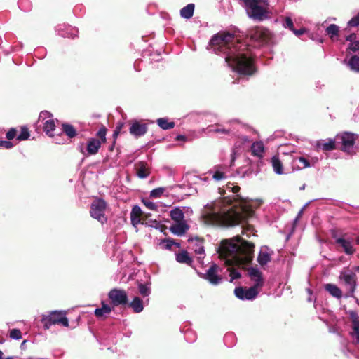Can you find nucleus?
I'll return each instance as SVG.
<instances>
[{"label": "nucleus", "mask_w": 359, "mask_h": 359, "mask_svg": "<svg viewBox=\"0 0 359 359\" xmlns=\"http://www.w3.org/2000/svg\"><path fill=\"white\" fill-rule=\"evenodd\" d=\"M13 144L10 141L1 140L0 141V148L11 149L13 147Z\"/></svg>", "instance_id": "603ef678"}, {"label": "nucleus", "mask_w": 359, "mask_h": 359, "mask_svg": "<svg viewBox=\"0 0 359 359\" xmlns=\"http://www.w3.org/2000/svg\"><path fill=\"white\" fill-rule=\"evenodd\" d=\"M348 48L353 52L359 50V41H355L351 43Z\"/></svg>", "instance_id": "3c124183"}, {"label": "nucleus", "mask_w": 359, "mask_h": 359, "mask_svg": "<svg viewBox=\"0 0 359 359\" xmlns=\"http://www.w3.org/2000/svg\"><path fill=\"white\" fill-rule=\"evenodd\" d=\"M219 253V256L224 259L226 265L229 266L228 270L232 281L239 278L241 273L231 268L234 266L244 268L251 262L253 258L254 245L237 236L222 241Z\"/></svg>", "instance_id": "7ed1b4c3"}, {"label": "nucleus", "mask_w": 359, "mask_h": 359, "mask_svg": "<svg viewBox=\"0 0 359 359\" xmlns=\"http://www.w3.org/2000/svg\"><path fill=\"white\" fill-rule=\"evenodd\" d=\"M324 289L333 297L340 299L343 297L342 290L335 284L327 283Z\"/></svg>", "instance_id": "aec40b11"}, {"label": "nucleus", "mask_w": 359, "mask_h": 359, "mask_svg": "<svg viewBox=\"0 0 359 359\" xmlns=\"http://www.w3.org/2000/svg\"><path fill=\"white\" fill-rule=\"evenodd\" d=\"M16 135V130L14 128L10 129L6 133V138L8 140L13 139Z\"/></svg>", "instance_id": "864d4df0"}, {"label": "nucleus", "mask_w": 359, "mask_h": 359, "mask_svg": "<svg viewBox=\"0 0 359 359\" xmlns=\"http://www.w3.org/2000/svg\"><path fill=\"white\" fill-rule=\"evenodd\" d=\"M129 306L133 309L135 313H140L143 310L142 302L139 297H135L129 304Z\"/></svg>", "instance_id": "c85d7f7f"}, {"label": "nucleus", "mask_w": 359, "mask_h": 359, "mask_svg": "<svg viewBox=\"0 0 359 359\" xmlns=\"http://www.w3.org/2000/svg\"><path fill=\"white\" fill-rule=\"evenodd\" d=\"M142 213V210L139 206L135 205L133 208L130 212V219L133 226L136 227L140 224H144L141 219Z\"/></svg>", "instance_id": "6ab92c4d"}, {"label": "nucleus", "mask_w": 359, "mask_h": 359, "mask_svg": "<svg viewBox=\"0 0 359 359\" xmlns=\"http://www.w3.org/2000/svg\"><path fill=\"white\" fill-rule=\"evenodd\" d=\"M56 316H43L41 321L43 323L45 329H49L55 323Z\"/></svg>", "instance_id": "72a5a7b5"}, {"label": "nucleus", "mask_w": 359, "mask_h": 359, "mask_svg": "<svg viewBox=\"0 0 359 359\" xmlns=\"http://www.w3.org/2000/svg\"><path fill=\"white\" fill-rule=\"evenodd\" d=\"M97 135L104 142L106 141V129L102 127L97 133Z\"/></svg>", "instance_id": "de8ad7c7"}, {"label": "nucleus", "mask_w": 359, "mask_h": 359, "mask_svg": "<svg viewBox=\"0 0 359 359\" xmlns=\"http://www.w3.org/2000/svg\"><path fill=\"white\" fill-rule=\"evenodd\" d=\"M185 138H186L185 136L180 135L177 136L176 140H184Z\"/></svg>", "instance_id": "338daca9"}, {"label": "nucleus", "mask_w": 359, "mask_h": 359, "mask_svg": "<svg viewBox=\"0 0 359 359\" xmlns=\"http://www.w3.org/2000/svg\"><path fill=\"white\" fill-rule=\"evenodd\" d=\"M129 130L131 135L135 137H140L147 133V126L146 124L141 123L140 122L134 120L131 121V126Z\"/></svg>", "instance_id": "dca6fc26"}, {"label": "nucleus", "mask_w": 359, "mask_h": 359, "mask_svg": "<svg viewBox=\"0 0 359 359\" xmlns=\"http://www.w3.org/2000/svg\"><path fill=\"white\" fill-rule=\"evenodd\" d=\"M283 26L286 28L290 29L291 31L294 30V28L293 22L290 17L285 18L284 22H283Z\"/></svg>", "instance_id": "49530a36"}, {"label": "nucleus", "mask_w": 359, "mask_h": 359, "mask_svg": "<svg viewBox=\"0 0 359 359\" xmlns=\"http://www.w3.org/2000/svg\"><path fill=\"white\" fill-rule=\"evenodd\" d=\"M123 126V123H119L118 124V126L116 127V129L114 131V135H117L120 133V130H121V129L122 128Z\"/></svg>", "instance_id": "13d9d810"}, {"label": "nucleus", "mask_w": 359, "mask_h": 359, "mask_svg": "<svg viewBox=\"0 0 359 359\" xmlns=\"http://www.w3.org/2000/svg\"><path fill=\"white\" fill-rule=\"evenodd\" d=\"M176 260L179 263L186 264L188 265H191L192 263V259L185 250H182L179 253L176 254Z\"/></svg>", "instance_id": "bb28decb"}, {"label": "nucleus", "mask_w": 359, "mask_h": 359, "mask_svg": "<svg viewBox=\"0 0 359 359\" xmlns=\"http://www.w3.org/2000/svg\"><path fill=\"white\" fill-rule=\"evenodd\" d=\"M74 32V34H72L71 35H69V34H67L66 36H68V37H72V38H74V36H76V32L77 31L76 30H73ZM62 36H65V34H62Z\"/></svg>", "instance_id": "69168bd1"}, {"label": "nucleus", "mask_w": 359, "mask_h": 359, "mask_svg": "<svg viewBox=\"0 0 359 359\" xmlns=\"http://www.w3.org/2000/svg\"><path fill=\"white\" fill-rule=\"evenodd\" d=\"M306 29L305 28H302L300 29H295L294 28V30H292V32L297 36L304 34L306 32Z\"/></svg>", "instance_id": "5fc2aeb1"}, {"label": "nucleus", "mask_w": 359, "mask_h": 359, "mask_svg": "<svg viewBox=\"0 0 359 359\" xmlns=\"http://www.w3.org/2000/svg\"><path fill=\"white\" fill-rule=\"evenodd\" d=\"M311 163V166H313L316 163H318V158L315 157V158H311V160H309Z\"/></svg>", "instance_id": "bf43d9fd"}, {"label": "nucleus", "mask_w": 359, "mask_h": 359, "mask_svg": "<svg viewBox=\"0 0 359 359\" xmlns=\"http://www.w3.org/2000/svg\"><path fill=\"white\" fill-rule=\"evenodd\" d=\"M106 208L107 203L104 200L100 198L94 200L90 205V216L102 224L105 223L107 222Z\"/></svg>", "instance_id": "6e6552de"}, {"label": "nucleus", "mask_w": 359, "mask_h": 359, "mask_svg": "<svg viewBox=\"0 0 359 359\" xmlns=\"http://www.w3.org/2000/svg\"><path fill=\"white\" fill-rule=\"evenodd\" d=\"M49 314L55 315V314H66V313H65V311H57V310H55V311H53L50 312Z\"/></svg>", "instance_id": "052dcab7"}, {"label": "nucleus", "mask_w": 359, "mask_h": 359, "mask_svg": "<svg viewBox=\"0 0 359 359\" xmlns=\"http://www.w3.org/2000/svg\"><path fill=\"white\" fill-rule=\"evenodd\" d=\"M39 121L43 125V130L50 137H53L55 128V121L53 118V116L48 111H41L39 116Z\"/></svg>", "instance_id": "1a4fd4ad"}, {"label": "nucleus", "mask_w": 359, "mask_h": 359, "mask_svg": "<svg viewBox=\"0 0 359 359\" xmlns=\"http://www.w3.org/2000/svg\"><path fill=\"white\" fill-rule=\"evenodd\" d=\"M142 201L148 209L151 210H156L157 205L155 203L151 202L149 199H145V198L142 199Z\"/></svg>", "instance_id": "c03bdc74"}, {"label": "nucleus", "mask_w": 359, "mask_h": 359, "mask_svg": "<svg viewBox=\"0 0 359 359\" xmlns=\"http://www.w3.org/2000/svg\"><path fill=\"white\" fill-rule=\"evenodd\" d=\"M317 147L324 151L334 150L335 149V140L333 139L320 140L317 143Z\"/></svg>", "instance_id": "b1692460"}, {"label": "nucleus", "mask_w": 359, "mask_h": 359, "mask_svg": "<svg viewBox=\"0 0 359 359\" xmlns=\"http://www.w3.org/2000/svg\"><path fill=\"white\" fill-rule=\"evenodd\" d=\"M329 332H330L334 333V332H336V330H335V329H334V328H330V329H329Z\"/></svg>", "instance_id": "774afa93"}, {"label": "nucleus", "mask_w": 359, "mask_h": 359, "mask_svg": "<svg viewBox=\"0 0 359 359\" xmlns=\"http://www.w3.org/2000/svg\"><path fill=\"white\" fill-rule=\"evenodd\" d=\"M209 49L217 55H224L227 65L241 74L251 75L255 71L247 46L231 34L219 32L215 34L210 41Z\"/></svg>", "instance_id": "f03ea898"}, {"label": "nucleus", "mask_w": 359, "mask_h": 359, "mask_svg": "<svg viewBox=\"0 0 359 359\" xmlns=\"http://www.w3.org/2000/svg\"><path fill=\"white\" fill-rule=\"evenodd\" d=\"M240 190V187L238 185H235L233 183H228L226 185L225 191L232 192L233 194H236Z\"/></svg>", "instance_id": "37998d69"}, {"label": "nucleus", "mask_w": 359, "mask_h": 359, "mask_svg": "<svg viewBox=\"0 0 359 359\" xmlns=\"http://www.w3.org/2000/svg\"><path fill=\"white\" fill-rule=\"evenodd\" d=\"M339 27L334 24H332L328 26L326 29L327 34L331 39H334V36H337L339 34Z\"/></svg>", "instance_id": "f704fd0d"}, {"label": "nucleus", "mask_w": 359, "mask_h": 359, "mask_svg": "<svg viewBox=\"0 0 359 359\" xmlns=\"http://www.w3.org/2000/svg\"><path fill=\"white\" fill-rule=\"evenodd\" d=\"M55 323L61 324L64 327L69 326L68 319L67 318L66 316H56Z\"/></svg>", "instance_id": "a19ab883"}, {"label": "nucleus", "mask_w": 359, "mask_h": 359, "mask_svg": "<svg viewBox=\"0 0 359 359\" xmlns=\"http://www.w3.org/2000/svg\"><path fill=\"white\" fill-rule=\"evenodd\" d=\"M111 312V307L109 305L103 304L102 308H97L94 311V314H104Z\"/></svg>", "instance_id": "ea45409f"}, {"label": "nucleus", "mask_w": 359, "mask_h": 359, "mask_svg": "<svg viewBox=\"0 0 359 359\" xmlns=\"http://www.w3.org/2000/svg\"><path fill=\"white\" fill-rule=\"evenodd\" d=\"M259 293V290L256 287H236L234 290L235 295L241 300H252L255 299Z\"/></svg>", "instance_id": "9d476101"}, {"label": "nucleus", "mask_w": 359, "mask_h": 359, "mask_svg": "<svg viewBox=\"0 0 359 359\" xmlns=\"http://www.w3.org/2000/svg\"><path fill=\"white\" fill-rule=\"evenodd\" d=\"M62 129L66 135L70 138L74 137L76 135V130L72 125L62 124Z\"/></svg>", "instance_id": "c9c22d12"}, {"label": "nucleus", "mask_w": 359, "mask_h": 359, "mask_svg": "<svg viewBox=\"0 0 359 359\" xmlns=\"http://www.w3.org/2000/svg\"><path fill=\"white\" fill-rule=\"evenodd\" d=\"M248 275L252 282L254 283L252 287H256L258 290L259 287H262L264 284V279L262 272L256 268H250L248 269Z\"/></svg>", "instance_id": "2eb2a0df"}, {"label": "nucleus", "mask_w": 359, "mask_h": 359, "mask_svg": "<svg viewBox=\"0 0 359 359\" xmlns=\"http://www.w3.org/2000/svg\"><path fill=\"white\" fill-rule=\"evenodd\" d=\"M136 173L138 177L141 179H144L147 177L150 174L149 167L145 163L140 162L137 165Z\"/></svg>", "instance_id": "5701e85b"}, {"label": "nucleus", "mask_w": 359, "mask_h": 359, "mask_svg": "<svg viewBox=\"0 0 359 359\" xmlns=\"http://www.w3.org/2000/svg\"><path fill=\"white\" fill-rule=\"evenodd\" d=\"M339 280L345 287L346 296H353L357 285L356 273L349 269H344L339 273Z\"/></svg>", "instance_id": "423d86ee"}, {"label": "nucleus", "mask_w": 359, "mask_h": 359, "mask_svg": "<svg viewBox=\"0 0 359 359\" xmlns=\"http://www.w3.org/2000/svg\"><path fill=\"white\" fill-rule=\"evenodd\" d=\"M248 36L252 41L255 44V46L259 47L270 43L271 34L270 31L264 27H255L249 31Z\"/></svg>", "instance_id": "0eeeda50"}, {"label": "nucleus", "mask_w": 359, "mask_h": 359, "mask_svg": "<svg viewBox=\"0 0 359 359\" xmlns=\"http://www.w3.org/2000/svg\"><path fill=\"white\" fill-rule=\"evenodd\" d=\"M156 122L159 127H161L163 130L171 129L173 128L175 126L174 122H169L168 119L163 118L157 119Z\"/></svg>", "instance_id": "473e14b6"}, {"label": "nucleus", "mask_w": 359, "mask_h": 359, "mask_svg": "<svg viewBox=\"0 0 359 359\" xmlns=\"http://www.w3.org/2000/svg\"><path fill=\"white\" fill-rule=\"evenodd\" d=\"M257 260L261 265L267 264L271 260V255L266 250H261Z\"/></svg>", "instance_id": "2f4dec72"}, {"label": "nucleus", "mask_w": 359, "mask_h": 359, "mask_svg": "<svg viewBox=\"0 0 359 359\" xmlns=\"http://www.w3.org/2000/svg\"><path fill=\"white\" fill-rule=\"evenodd\" d=\"M294 168L302 170L311 167L310 161L303 156L295 158L292 161Z\"/></svg>", "instance_id": "412c9836"}, {"label": "nucleus", "mask_w": 359, "mask_h": 359, "mask_svg": "<svg viewBox=\"0 0 359 359\" xmlns=\"http://www.w3.org/2000/svg\"><path fill=\"white\" fill-rule=\"evenodd\" d=\"M271 163H272L273 170L276 173H277L278 175H281L283 173V165H282V163H281L280 161L279 160L278 157L273 156L271 158Z\"/></svg>", "instance_id": "7c9ffc66"}, {"label": "nucleus", "mask_w": 359, "mask_h": 359, "mask_svg": "<svg viewBox=\"0 0 359 359\" xmlns=\"http://www.w3.org/2000/svg\"><path fill=\"white\" fill-rule=\"evenodd\" d=\"M227 168L223 165H216L210 170V173H212V178L215 181H220L227 177L226 175Z\"/></svg>", "instance_id": "a211bd4d"}, {"label": "nucleus", "mask_w": 359, "mask_h": 359, "mask_svg": "<svg viewBox=\"0 0 359 359\" xmlns=\"http://www.w3.org/2000/svg\"><path fill=\"white\" fill-rule=\"evenodd\" d=\"M186 340L190 343L194 342L196 340L194 334L191 331H187L184 334Z\"/></svg>", "instance_id": "09e8293b"}, {"label": "nucleus", "mask_w": 359, "mask_h": 359, "mask_svg": "<svg viewBox=\"0 0 359 359\" xmlns=\"http://www.w3.org/2000/svg\"><path fill=\"white\" fill-rule=\"evenodd\" d=\"M210 131H215L216 133H226L228 131L224 128H218L217 127L216 128H214V129H210L209 130Z\"/></svg>", "instance_id": "6e6d98bb"}, {"label": "nucleus", "mask_w": 359, "mask_h": 359, "mask_svg": "<svg viewBox=\"0 0 359 359\" xmlns=\"http://www.w3.org/2000/svg\"><path fill=\"white\" fill-rule=\"evenodd\" d=\"M352 317V329L351 334L355 339V343L359 344V320L358 316H351Z\"/></svg>", "instance_id": "393cba45"}, {"label": "nucleus", "mask_w": 359, "mask_h": 359, "mask_svg": "<svg viewBox=\"0 0 359 359\" xmlns=\"http://www.w3.org/2000/svg\"><path fill=\"white\" fill-rule=\"evenodd\" d=\"M101 142L97 139H90L87 144V151L88 154L94 155L97 154L100 148Z\"/></svg>", "instance_id": "4be33fe9"}, {"label": "nucleus", "mask_w": 359, "mask_h": 359, "mask_svg": "<svg viewBox=\"0 0 359 359\" xmlns=\"http://www.w3.org/2000/svg\"><path fill=\"white\" fill-rule=\"evenodd\" d=\"M29 137V133L27 128H22L20 133L18 135L17 139L18 140H25Z\"/></svg>", "instance_id": "79ce46f5"}, {"label": "nucleus", "mask_w": 359, "mask_h": 359, "mask_svg": "<svg viewBox=\"0 0 359 359\" xmlns=\"http://www.w3.org/2000/svg\"><path fill=\"white\" fill-rule=\"evenodd\" d=\"M9 337L12 339L20 340L22 339V333L19 329H11L9 331Z\"/></svg>", "instance_id": "4c0bfd02"}, {"label": "nucleus", "mask_w": 359, "mask_h": 359, "mask_svg": "<svg viewBox=\"0 0 359 359\" xmlns=\"http://www.w3.org/2000/svg\"><path fill=\"white\" fill-rule=\"evenodd\" d=\"M236 159V152L233 151L231 154V165H233V161H235Z\"/></svg>", "instance_id": "0e129e2a"}, {"label": "nucleus", "mask_w": 359, "mask_h": 359, "mask_svg": "<svg viewBox=\"0 0 359 359\" xmlns=\"http://www.w3.org/2000/svg\"><path fill=\"white\" fill-rule=\"evenodd\" d=\"M189 244L196 255L198 259L201 260L204 257L205 250L203 247V240L196 238H191L189 240Z\"/></svg>", "instance_id": "4468645a"}, {"label": "nucleus", "mask_w": 359, "mask_h": 359, "mask_svg": "<svg viewBox=\"0 0 359 359\" xmlns=\"http://www.w3.org/2000/svg\"><path fill=\"white\" fill-rule=\"evenodd\" d=\"M108 295L111 303L115 306L125 305L128 303V295L123 290L113 289Z\"/></svg>", "instance_id": "9b49d317"}, {"label": "nucleus", "mask_w": 359, "mask_h": 359, "mask_svg": "<svg viewBox=\"0 0 359 359\" xmlns=\"http://www.w3.org/2000/svg\"><path fill=\"white\" fill-rule=\"evenodd\" d=\"M356 36L354 34H350L346 37V41H350L351 43L355 41Z\"/></svg>", "instance_id": "4d7b16f0"}, {"label": "nucleus", "mask_w": 359, "mask_h": 359, "mask_svg": "<svg viewBox=\"0 0 359 359\" xmlns=\"http://www.w3.org/2000/svg\"><path fill=\"white\" fill-rule=\"evenodd\" d=\"M233 337H234V336H233V334H231V333L226 334V335H225V337H224V341H225V342L226 343V342H227L228 339H229V338H233Z\"/></svg>", "instance_id": "680f3d73"}, {"label": "nucleus", "mask_w": 359, "mask_h": 359, "mask_svg": "<svg viewBox=\"0 0 359 359\" xmlns=\"http://www.w3.org/2000/svg\"><path fill=\"white\" fill-rule=\"evenodd\" d=\"M347 65L352 71L359 72V57L352 56L347 62Z\"/></svg>", "instance_id": "c756f323"}, {"label": "nucleus", "mask_w": 359, "mask_h": 359, "mask_svg": "<svg viewBox=\"0 0 359 359\" xmlns=\"http://www.w3.org/2000/svg\"><path fill=\"white\" fill-rule=\"evenodd\" d=\"M160 245L163 248L165 249H170L174 245H176L177 247L180 245L178 243H175L173 240L171 239L163 240L160 243Z\"/></svg>", "instance_id": "58836bf2"}, {"label": "nucleus", "mask_w": 359, "mask_h": 359, "mask_svg": "<svg viewBox=\"0 0 359 359\" xmlns=\"http://www.w3.org/2000/svg\"><path fill=\"white\" fill-rule=\"evenodd\" d=\"M194 11V4H189L180 10V15L184 19H189L193 16Z\"/></svg>", "instance_id": "cd10ccee"}, {"label": "nucleus", "mask_w": 359, "mask_h": 359, "mask_svg": "<svg viewBox=\"0 0 359 359\" xmlns=\"http://www.w3.org/2000/svg\"><path fill=\"white\" fill-rule=\"evenodd\" d=\"M219 266L216 264L212 265L207 271L204 278L212 285H218L221 280L222 277L218 275Z\"/></svg>", "instance_id": "ddd939ff"}, {"label": "nucleus", "mask_w": 359, "mask_h": 359, "mask_svg": "<svg viewBox=\"0 0 359 359\" xmlns=\"http://www.w3.org/2000/svg\"><path fill=\"white\" fill-rule=\"evenodd\" d=\"M243 1L249 18L257 21H263L270 18L271 11L268 0H243Z\"/></svg>", "instance_id": "20e7f679"}, {"label": "nucleus", "mask_w": 359, "mask_h": 359, "mask_svg": "<svg viewBox=\"0 0 359 359\" xmlns=\"http://www.w3.org/2000/svg\"><path fill=\"white\" fill-rule=\"evenodd\" d=\"M335 241L343 248L344 252L346 255H351L355 252V249L353 248L351 240L345 239L343 237H339L336 238Z\"/></svg>", "instance_id": "f3484780"}, {"label": "nucleus", "mask_w": 359, "mask_h": 359, "mask_svg": "<svg viewBox=\"0 0 359 359\" xmlns=\"http://www.w3.org/2000/svg\"><path fill=\"white\" fill-rule=\"evenodd\" d=\"M253 213L250 202L237 194L232 198L208 203L203 210L202 219L204 224L210 226H233L244 225ZM243 228L245 229L243 233L248 236L247 232L253 230L250 225L246 227L243 226Z\"/></svg>", "instance_id": "f257e3e1"}, {"label": "nucleus", "mask_w": 359, "mask_h": 359, "mask_svg": "<svg viewBox=\"0 0 359 359\" xmlns=\"http://www.w3.org/2000/svg\"><path fill=\"white\" fill-rule=\"evenodd\" d=\"M348 25L351 27H357L359 25V13L349 20Z\"/></svg>", "instance_id": "8fccbe9b"}, {"label": "nucleus", "mask_w": 359, "mask_h": 359, "mask_svg": "<svg viewBox=\"0 0 359 359\" xmlns=\"http://www.w3.org/2000/svg\"><path fill=\"white\" fill-rule=\"evenodd\" d=\"M304 208L301 209V210L298 213V215L297 217V218L295 219V222H297L302 216V215L303 214V212H304Z\"/></svg>", "instance_id": "e2e57ef3"}, {"label": "nucleus", "mask_w": 359, "mask_h": 359, "mask_svg": "<svg viewBox=\"0 0 359 359\" xmlns=\"http://www.w3.org/2000/svg\"><path fill=\"white\" fill-rule=\"evenodd\" d=\"M139 291L140 292V294L144 296V297H147L149 294V288L145 285H142V284H140L139 285Z\"/></svg>", "instance_id": "a18cd8bd"}, {"label": "nucleus", "mask_w": 359, "mask_h": 359, "mask_svg": "<svg viewBox=\"0 0 359 359\" xmlns=\"http://www.w3.org/2000/svg\"><path fill=\"white\" fill-rule=\"evenodd\" d=\"M252 154L259 158L262 157L264 152V146L262 142H255L251 147Z\"/></svg>", "instance_id": "a878e982"}, {"label": "nucleus", "mask_w": 359, "mask_h": 359, "mask_svg": "<svg viewBox=\"0 0 359 359\" xmlns=\"http://www.w3.org/2000/svg\"><path fill=\"white\" fill-rule=\"evenodd\" d=\"M166 191V188L165 187H158L156 189H153L150 192V196L154 198H158L162 196L165 192Z\"/></svg>", "instance_id": "e433bc0d"}, {"label": "nucleus", "mask_w": 359, "mask_h": 359, "mask_svg": "<svg viewBox=\"0 0 359 359\" xmlns=\"http://www.w3.org/2000/svg\"><path fill=\"white\" fill-rule=\"evenodd\" d=\"M170 216L174 223L170 226V231L178 236H183L189 226L184 219V215L180 208H175L170 212Z\"/></svg>", "instance_id": "39448f33"}, {"label": "nucleus", "mask_w": 359, "mask_h": 359, "mask_svg": "<svg viewBox=\"0 0 359 359\" xmlns=\"http://www.w3.org/2000/svg\"><path fill=\"white\" fill-rule=\"evenodd\" d=\"M341 141V150L350 153L355 144L354 134L351 133H344L337 136Z\"/></svg>", "instance_id": "f8f14e48"}]
</instances>
